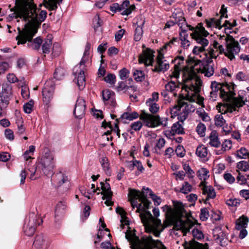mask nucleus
I'll use <instances>...</instances> for the list:
<instances>
[{
	"label": "nucleus",
	"instance_id": "f257e3e1",
	"mask_svg": "<svg viewBox=\"0 0 249 249\" xmlns=\"http://www.w3.org/2000/svg\"><path fill=\"white\" fill-rule=\"evenodd\" d=\"M11 11H14L10 15L11 18H22L27 21L26 24L35 21L38 25L45 20L47 14L46 11L37 8L34 0H16L15 6Z\"/></svg>",
	"mask_w": 249,
	"mask_h": 249
},
{
	"label": "nucleus",
	"instance_id": "f03ea898",
	"mask_svg": "<svg viewBox=\"0 0 249 249\" xmlns=\"http://www.w3.org/2000/svg\"><path fill=\"white\" fill-rule=\"evenodd\" d=\"M211 88L212 91L210 94V99L214 101L219 93L221 98L227 102H231L225 113L227 112L231 113L237 110V108L242 107L245 104L244 98L240 94L238 98L234 97V85L232 83H220L216 81L211 83Z\"/></svg>",
	"mask_w": 249,
	"mask_h": 249
},
{
	"label": "nucleus",
	"instance_id": "7ed1b4c3",
	"mask_svg": "<svg viewBox=\"0 0 249 249\" xmlns=\"http://www.w3.org/2000/svg\"><path fill=\"white\" fill-rule=\"evenodd\" d=\"M201 72L205 76L210 77L213 74L214 68L213 60L207 58L206 61L202 63L200 60L195 62L193 66L186 67L183 69V80L184 82H193L195 84H200V79L197 76L196 73Z\"/></svg>",
	"mask_w": 249,
	"mask_h": 249
},
{
	"label": "nucleus",
	"instance_id": "20e7f679",
	"mask_svg": "<svg viewBox=\"0 0 249 249\" xmlns=\"http://www.w3.org/2000/svg\"><path fill=\"white\" fill-rule=\"evenodd\" d=\"M41 24L38 25L35 21H33L31 24H26L22 29L20 27H18V35L16 38L18 41L17 44H24L28 42L27 45L29 48L33 50H38L43 42L42 38L40 37H37L33 41L32 39L37 33Z\"/></svg>",
	"mask_w": 249,
	"mask_h": 249
},
{
	"label": "nucleus",
	"instance_id": "39448f33",
	"mask_svg": "<svg viewBox=\"0 0 249 249\" xmlns=\"http://www.w3.org/2000/svg\"><path fill=\"white\" fill-rule=\"evenodd\" d=\"M125 238L130 242L132 249H160L162 244L154 240L151 236H143L141 239L131 233H125Z\"/></svg>",
	"mask_w": 249,
	"mask_h": 249
},
{
	"label": "nucleus",
	"instance_id": "423d86ee",
	"mask_svg": "<svg viewBox=\"0 0 249 249\" xmlns=\"http://www.w3.org/2000/svg\"><path fill=\"white\" fill-rule=\"evenodd\" d=\"M90 48L91 44L87 42L81 61L73 69V73L75 75L73 81L77 83L80 90L84 89L86 85L85 71H86V66L85 63L88 60L86 56L89 54Z\"/></svg>",
	"mask_w": 249,
	"mask_h": 249
},
{
	"label": "nucleus",
	"instance_id": "0eeeda50",
	"mask_svg": "<svg viewBox=\"0 0 249 249\" xmlns=\"http://www.w3.org/2000/svg\"><path fill=\"white\" fill-rule=\"evenodd\" d=\"M189 101L187 94L184 96L182 94L178 96L176 104L171 109L172 114H177L179 121L183 122L187 118L189 113L194 112L195 108L186 101Z\"/></svg>",
	"mask_w": 249,
	"mask_h": 249
},
{
	"label": "nucleus",
	"instance_id": "6e6552de",
	"mask_svg": "<svg viewBox=\"0 0 249 249\" xmlns=\"http://www.w3.org/2000/svg\"><path fill=\"white\" fill-rule=\"evenodd\" d=\"M169 211L171 215L169 216L167 220L165 222L164 227L173 225L174 230H182L185 232H187L195 225L194 223L188 218L183 220L180 217L177 216L172 208H170Z\"/></svg>",
	"mask_w": 249,
	"mask_h": 249
},
{
	"label": "nucleus",
	"instance_id": "1a4fd4ad",
	"mask_svg": "<svg viewBox=\"0 0 249 249\" xmlns=\"http://www.w3.org/2000/svg\"><path fill=\"white\" fill-rule=\"evenodd\" d=\"M209 34V33L205 30L203 27H201L199 31L194 30L191 33V36L192 38L201 45V46H195L193 50L194 54L199 55L201 53H204L206 55V53L205 52V47L209 44V40L205 38V37H206Z\"/></svg>",
	"mask_w": 249,
	"mask_h": 249
},
{
	"label": "nucleus",
	"instance_id": "9d476101",
	"mask_svg": "<svg viewBox=\"0 0 249 249\" xmlns=\"http://www.w3.org/2000/svg\"><path fill=\"white\" fill-rule=\"evenodd\" d=\"M43 222L42 218L35 213H30L26 217L23 227L24 233L29 236H32L37 225H39Z\"/></svg>",
	"mask_w": 249,
	"mask_h": 249
},
{
	"label": "nucleus",
	"instance_id": "9b49d317",
	"mask_svg": "<svg viewBox=\"0 0 249 249\" xmlns=\"http://www.w3.org/2000/svg\"><path fill=\"white\" fill-rule=\"evenodd\" d=\"M221 38L226 41V50L224 54L231 60L235 58V55L238 54L240 50V48L238 41L231 35L223 36Z\"/></svg>",
	"mask_w": 249,
	"mask_h": 249
},
{
	"label": "nucleus",
	"instance_id": "f8f14e48",
	"mask_svg": "<svg viewBox=\"0 0 249 249\" xmlns=\"http://www.w3.org/2000/svg\"><path fill=\"white\" fill-rule=\"evenodd\" d=\"M199 85L198 84H195L193 82H184L182 86V89L187 92L186 94L189 101L194 102L197 99V103L199 105H202L204 98L199 95H196L199 91Z\"/></svg>",
	"mask_w": 249,
	"mask_h": 249
},
{
	"label": "nucleus",
	"instance_id": "ddd939ff",
	"mask_svg": "<svg viewBox=\"0 0 249 249\" xmlns=\"http://www.w3.org/2000/svg\"><path fill=\"white\" fill-rule=\"evenodd\" d=\"M37 166L44 175H52L54 167L53 156L50 152H46L39 160Z\"/></svg>",
	"mask_w": 249,
	"mask_h": 249
},
{
	"label": "nucleus",
	"instance_id": "4468645a",
	"mask_svg": "<svg viewBox=\"0 0 249 249\" xmlns=\"http://www.w3.org/2000/svg\"><path fill=\"white\" fill-rule=\"evenodd\" d=\"M164 207H166L167 209L165 213L166 218L163 221V223H161L160 219L153 217V219L149 223H147V225L145 226L146 229H149L151 231H152L156 237H158L160 233L166 228L164 227L165 223L167 220L169 216L171 215L169 213V210L170 208H172L167 205H165Z\"/></svg>",
	"mask_w": 249,
	"mask_h": 249
},
{
	"label": "nucleus",
	"instance_id": "2eb2a0df",
	"mask_svg": "<svg viewBox=\"0 0 249 249\" xmlns=\"http://www.w3.org/2000/svg\"><path fill=\"white\" fill-rule=\"evenodd\" d=\"M159 115H154L142 110L140 114V119L143 124L148 127H156L159 126Z\"/></svg>",
	"mask_w": 249,
	"mask_h": 249
},
{
	"label": "nucleus",
	"instance_id": "dca6fc26",
	"mask_svg": "<svg viewBox=\"0 0 249 249\" xmlns=\"http://www.w3.org/2000/svg\"><path fill=\"white\" fill-rule=\"evenodd\" d=\"M55 85L51 80L47 81L42 89V96L43 103L48 105L53 98V94L54 91Z\"/></svg>",
	"mask_w": 249,
	"mask_h": 249
},
{
	"label": "nucleus",
	"instance_id": "f3484780",
	"mask_svg": "<svg viewBox=\"0 0 249 249\" xmlns=\"http://www.w3.org/2000/svg\"><path fill=\"white\" fill-rule=\"evenodd\" d=\"M207 52L209 55L208 58H211L212 60L213 59H216L221 54H224L225 49L222 45L214 40L213 43L211 44L208 48Z\"/></svg>",
	"mask_w": 249,
	"mask_h": 249
},
{
	"label": "nucleus",
	"instance_id": "a211bd4d",
	"mask_svg": "<svg viewBox=\"0 0 249 249\" xmlns=\"http://www.w3.org/2000/svg\"><path fill=\"white\" fill-rule=\"evenodd\" d=\"M248 221V218L244 215L240 217L236 221L235 229L240 231L239 234L240 239H243L247 235L248 231L245 229L247 227Z\"/></svg>",
	"mask_w": 249,
	"mask_h": 249
},
{
	"label": "nucleus",
	"instance_id": "6ab92c4d",
	"mask_svg": "<svg viewBox=\"0 0 249 249\" xmlns=\"http://www.w3.org/2000/svg\"><path fill=\"white\" fill-rule=\"evenodd\" d=\"M154 52L150 49L143 50L139 57V63H144L145 65H151L154 61Z\"/></svg>",
	"mask_w": 249,
	"mask_h": 249
},
{
	"label": "nucleus",
	"instance_id": "aec40b11",
	"mask_svg": "<svg viewBox=\"0 0 249 249\" xmlns=\"http://www.w3.org/2000/svg\"><path fill=\"white\" fill-rule=\"evenodd\" d=\"M33 245L36 249H47L50 245V242L46 235L41 233L36 236Z\"/></svg>",
	"mask_w": 249,
	"mask_h": 249
},
{
	"label": "nucleus",
	"instance_id": "412c9836",
	"mask_svg": "<svg viewBox=\"0 0 249 249\" xmlns=\"http://www.w3.org/2000/svg\"><path fill=\"white\" fill-rule=\"evenodd\" d=\"M86 109V105L85 100L81 98H78L73 111L75 117L78 119L83 118L85 115Z\"/></svg>",
	"mask_w": 249,
	"mask_h": 249
},
{
	"label": "nucleus",
	"instance_id": "4be33fe9",
	"mask_svg": "<svg viewBox=\"0 0 249 249\" xmlns=\"http://www.w3.org/2000/svg\"><path fill=\"white\" fill-rule=\"evenodd\" d=\"M163 56L161 54H159L157 57V61L155 64L154 69L153 70L155 72H164L169 68V64L166 60H163Z\"/></svg>",
	"mask_w": 249,
	"mask_h": 249
},
{
	"label": "nucleus",
	"instance_id": "5701e85b",
	"mask_svg": "<svg viewBox=\"0 0 249 249\" xmlns=\"http://www.w3.org/2000/svg\"><path fill=\"white\" fill-rule=\"evenodd\" d=\"M182 82L183 83L182 84L180 82L176 83L173 81H169L165 85V89L161 91V95L164 97H166L168 96L169 92H173L177 88H178L180 85L182 86L184 84L183 79L182 80ZM181 88L182 89V87Z\"/></svg>",
	"mask_w": 249,
	"mask_h": 249
},
{
	"label": "nucleus",
	"instance_id": "b1692460",
	"mask_svg": "<svg viewBox=\"0 0 249 249\" xmlns=\"http://www.w3.org/2000/svg\"><path fill=\"white\" fill-rule=\"evenodd\" d=\"M171 18L174 19L177 24L180 27L181 25H186L187 24L185 18L183 17V13L180 9H176L172 14Z\"/></svg>",
	"mask_w": 249,
	"mask_h": 249
},
{
	"label": "nucleus",
	"instance_id": "393cba45",
	"mask_svg": "<svg viewBox=\"0 0 249 249\" xmlns=\"http://www.w3.org/2000/svg\"><path fill=\"white\" fill-rule=\"evenodd\" d=\"M184 247L185 249H208L207 243L205 244H200L194 239L189 242L185 241Z\"/></svg>",
	"mask_w": 249,
	"mask_h": 249
},
{
	"label": "nucleus",
	"instance_id": "a878e982",
	"mask_svg": "<svg viewBox=\"0 0 249 249\" xmlns=\"http://www.w3.org/2000/svg\"><path fill=\"white\" fill-rule=\"evenodd\" d=\"M53 37L52 35H48L42 43V53L44 54L50 53L52 48Z\"/></svg>",
	"mask_w": 249,
	"mask_h": 249
},
{
	"label": "nucleus",
	"instance_id": "bb28decb",
	"mask_svg": "<svg viewBox=\"0 0 249 249\" xmlns=\"http://www.w3.org/2000/svg\"><path fill=\"white\" fill-rule=\"evenodd\" d=\"M53 179L57 187L61 186L63 183L68 182L67 176L60 172L53 177Z\"/></svg>",
	"mask_w": 249,
	"mask_h": 249
},
{
	"label": "nucleus",
	"instance_id": "cd10ccee",
	"mask_svg": "<svg viewBox=\"0 0 249 249\" xmlns=\"http://www.w3.org/2000/svg\"><path fill=\"white\" fill-rule=\"evenodd\" d=\"M115 89L117 92L124 91V93H129V90L132 91H135V88L134 86H128L126 85L124 82H119L117 85L115 87Z\"/></svg>",
	"mask_w": 249,
	"mask_h": 249
},
{
	"label": "nucleus",
	"instance_id": "c85d7f7f",
	"mask_svg": "<svg viewBox=\"0 0 249 249\" xmlns=\"http://www.w3.org/2000/svg\"><path fill=\"white\" fill-rule=\"evenodd\" d=\"M210 142L209 144L212 147H218L221 142L219 141L217 133L215 131H212L209 136Z\"/></svg>",
	"mask_w": 249,
	"mask_h": 249
},
{
	"label": "nucleus",
	"instance_id": "c756f323",
	"mask_svg": "<svg viewBox=\"0 0 249 249\" xmlns=\"http://www.w3.org/2000/svg\"><path fill=\"white\" fill-rule=\"evenodd\" d=\"M202 194L204 195H207V199L210 198L213 199L216 196L215 192L214 189L212 186L205 185L202 189Z\"/></svg>",
	"mask_w": 249,
	"mask_h": 249
},
{
	"label": "nucleus",
	"instance_id": "7c9ffc66",
	"mask_svg": "<svg viewBox=\"0 0 249 249\" xmlns=\"http://www.w3.org/2000/svg\"><path fill=\"white\" fill-rule=\"evenodd\" d=\"M205 21L208 28L215 27L219 29L222 28L221 19H216L215 18H211L209 19H206Z\"/></svg>",
	"mask_w": 249,
	"mask_h": 249
},
{
	"label": "nucleus",
	"instance_id": "2f4dec72",
	"mask_svg": "<svg viewBox=\"0 0 249 249\" xmlns=\"http://www.w3.org/2000/svg\"><path fill=\"white\" fill-rule=\"evenodd\" d=\"M179 28L181 30L179 32V39H187L188 35L186 33V30L188 28L191 31L194 30V28L188 24H186V25H181Z\"/></svg>",
	"mask_w": 249,
	"mask_h": 249
},
{
	"label": "nucleus",
	"instance_id": "473e14b6",
	"mask_svg": "<svg viewBox=\"0 0 249 249\" xmlns=\"http://www.w3.org/2000/svg\"><path fill=\"white\" fill-rule=\"evenodd\" d=\"M101 185V189L102 190V192H101V194L103 196L107 195V197H110L111 196H112V192L111 191L110 186L109 183H104L103 182H101L100 183Z\"/></svg>",
	"mask_w": 249,
	"mask_h": 249
},
{
	"label": "nucleus",
	"instance_id": "72a5a7b5",
	"mask_svg": "<svg viewBox=\"0 0 249 249\" xmlns=\"http://www.w3.org/2000/svg\"><path fill=\"white\" fill-rule=\"evenodd\" d=\"M196 155L200 158H205L208 155V149L204 145L198 146L196 149Z\"/></svg>",
	"mask_w": 249,
	"mask_h": 249
},
{
	"label": "nucleus",
	"instance_id": "f704fd0d",
	"mask_svg": "<svg viewBox=\"0 0 249 249\" xmlns=\"http://www.w3.org/2000/svg\"><path fill=\"white\" fill-rule=\"evenodd\" d=\"M138 117L140 118V114L136 111H134L133 112H124V113L121 117V118L123 120H125L128 121H132L133 120L136 119Z\"/></svg>",
	"mask_w": 249,
	"mask_h": 249
},
{
	"label": "nucleus",
	"instance_id": "c9c22d12",
	"mask_svg": "<svg viewBox=\"0 0 249 249\" xmlns=\"http://www.w3.org/2000/svg\"><path fill=\"white\" fill-rule=\"evenodd\" d=\"M62 1L63 0H48L46 6L50 11L55 10L58 7L57 4L60 5Z\"/></svg>",
	"mask_w": 249,
	"mask_h": 249
},
{
	"label": "nucleus",
	"instance_id": "e433bc0d",
	"mask_svg": "<svg viewBox=\"0 0 249 249\" xmlns=\"http://www.w3.org/2000/svg\"><path fill=\"white\" fill-rule=\"evenodd\" d=\"M144 192H141L139 191L133 189H129L128 196L130 198V199H137L139 200L141 199V197L143 196Z\"/></svg>",
	"mask_w": 249,
	"mask_h": 249
},
{
	"label": "nucleus",
	"instance_id": "4c0bfd02",
	"mask_svg": "<svg viewBox=\"0 0 249 249\" xmlns=\"http://www.w3.org/2000/svg\"><path fill=\"white\" fill-rule=\"evenodd\" d=\"M209 173L206 168H202L197 171V176L200 180L206 181L209 178Z\"/></svg>",
	"mask_w": 249,
	"mask_h": 249
},
{
	"label": "nucleus",
	"instance_id": "58836bf2",
	"mask_svg": "<svg viewBox=\"0 0 249 249\" xmlns=\"http://www.w3.org/2000/svg\"><path fill=\"white\" fill-rule=\"evenodd\" d=\"M235 155L239 159L249 158V151L245 147H241L239 150H237Z\"/></svg>",
	"mask_w": 249,
	"mask_h": 249
},
{
	"label": "nucleus",
	"instance_id": "ea45409f",
	"mask_svg": "<svg viewBox=\"0 0 249 249\" xmlns=\"http://www.w3.org/2000/svg\"><path fill=\"white\" fill-rule=\"evenodd\" d=\"M171 131L173 132V135L175 134H182L184 133L183 127L178 122H177L173 124L171 127Z\"/></svg>",
	"mask_w": 249,
	"mask_h": 249
},
{
	"label": "nucleus",
	"instance_id": "a19ab883",
	"mask_svg": "<svg viewBox=\"0 0 249 249\" xmlns=\"http://www.w3.org/2000/svg\"><path fill=\"white\" fill-rule=\"evenodd\" d=\"M237 167L239 169V172L245 173L249 169V163L247 161H241L237 163Z\"/></svg>",
	"mask_w": 249,
	"mask_h": 249
},
{
	"label": "nucleus",
	"instance_id": "79ce46f5",
	"mask_svg": "<svg viewBox=\"0 0 249 249\" xmlns=\"http://www.w3.org/2000/svg\"><path fill=\"white\" fill-rule=\"evenodd\" d=\"M66 71L61 67H58L56 69L54 73V78L56 80H60L62 79L65 76Z\"/></svg>",
	"mask_w": 249,
	"mask_h": 249
},
{
	"label": "nucleus",
	"instance_id": "37998d69",
	"mask_svg": "<svg viewBox=\"0 0 249 249\" xmlns=\"http://www.w3.org/2000/svg\"><path fill=\"white\" fill-rule=\"evenodd\" d=\"M133 76L137 82H142L145 79V74L141 70H135L133 71Z\"/></svg>",
	"mask_w": 249,
	"mask_h": 249
},
{
	"label": "nucleus",
	"instance_id": "c03bdc74",
	"mask_svg": "<svg viewBox=\"0 0 249 249\" xmlns=\"http://www.w3.org/2000/svg\"><path fill=\"white\" fill-rule=\"evenodd\" d=\"M174 207L176 212L173 210L175 213L176 215L180 217L181 215L182 214L184 211V207L182 203L180 202H174Z\"/></svg>",
	"mask_w": 249,
	"mask_h": 249
},
{
	"label": "nucleus",
	"instance_id": "a18cd8bd",
	"mask_svg": "<svg viewBox=\"0 0 249 249\" xmlns=\"http://www.w3.org/2000/svg\"><path fill=\"white\" fill-rule=\"evenodd\" d=\"M249 177V175L239 172L238 176L237 177V180L240 184L244 185L247 183V179Z\"/></svg>",
	"mask_w": 249,
	"mask_h": 249
},
{
	"label": "nucleus",
	"instance_id": "49530a36",
	"mask_svg": "<svg viewBox=\"0 0 249 249\" xmlns=\"http://www.w3.org/2000/svg\"><path fill=\"white\" fill-rule=\"evenodd\" d=\"M52 55L53 57H56L59 55L61 52L60 45L58 43H54L52 48Z\"/></svg>",
	"mask_w": 249,
	"mask_h": 249
},
{
	"label": "nucleus",
	"instance_id": "de8ad7c7",
	"mask_svg": "<svg viewBox=\"0 0 249 249\" xmlns=\"http://www.w3.org/2000/svg\"><path fill=\"white\" fill-rule=\"evenodd\" d=\"M153 217L150 212L145 211V214L143 215H142V220L145 227L147 225V223H149L153 219Z\"/></svg>",
	"mask_w": 249,
	"mask_h": 249
},
{
	"label": "nucleus",
	"instance_id": "09e8293b",
	"mask_svg": "<svg viewBox=\"0 0 249 249\" xmlns=\"http://www.w3.org/2000/svg\"><path fill=\"white\" fill-rule=\"evenodd\" d=\"M16 124L18 126L17 133L19 135L23 134L25 131V128L23 124V121L22 118H20L18 119L16 121Z\"/></svg>",
	"mask_w": 249,
	"mask_h": 249
},
{
	"label": "nucleus",
	"instance_id": "8fccbe9b",
	"mask_svg": "<svg viewBox=\"0 0 249 249\" xmlns=\"http://www.w3.org/2000/svg\"><path fill=\"white\" fill-rule=\"evenodd\" d=\"M206 129V126L202 123H199L196 127V132L201 137L205 135Z\"/></svg>",
	"mask_w": 249,
	"mask_h": 249
},
{
	"label": "nucleus",
	"instance_id": "3c124183",
	"mask_svg": "<svg viewBox=\"0 0 249 249\" xmlns=\"http://www.w3.org/2000/svg\"><path fill=\"white\" fill-rule=\"evenodd\" d=\"M215 124L217 126H222L226 124V121L224 119L222 114H218L215 116Z\"/></svg>",
	"mask_w": 249,
	"mask_h": 249
},
{
	"label": "nucleus",
	"instance_id": "603ef678",
	"mask_svg": "<svg viewBox=\"0 0 249 249\" xmlns=\"http://www.w3.org/2000/svg\"><path fill=\"white\" fill-rule=\"evenodd\" d=\"M179 44V39L177 37H173L168 43H166L164 46L165 49H167L168 48H171L173 46H177Z\"/></svg>",
	"mask_w": 249,
	"mask_h": 249
},
{
	"label": "nucleus",
	"instance_id": "864d4df0",
	"mask_svg": "<svg viewBox=\"0 0 249 249\" xmlns=\"http://www.w3.org/2000/svg\"><path fill=\"white\" fill-rule=\"evenodd\" d=\"M143 34V30L142 27L138 26L135 29V33L134 34V40L136 41L140 40Z\"/></svg>",
	"mask_w": 249,
	"mask_h": 249
},
{
	"label": "nucleus",
	"instance_id": "5fc2aeb1",
	"mask_svg": "<svg viewBox=\"0 0 249 249\" xmlns=\"http://www.w3.org/2000/svg\"><path fill=\"white\" fill-rule=\"evenodd\" d=\"M143 124V122H141V120L134 122L130 124V128L135 131H139L142 128Z\"/></svg>",
	"mask_w": 249,
	"mask_h": 249
},
{
	"label": "nucleus",
	"instance_id": "6e6d98bb",
	"mask_svg": "<svg viewBox=\"0 0 249 249\" xmlns=\"http://www.w3.org/2000/svg\"><path fill=\"white\" fill-rule=\"evenodd\" d=\"M182 69V67H180L178 65H175L174 67V70L172 72V74L170 75L171 78H176L178 79L179 76V73Z\"/></svg>",
	"mask_w": 249,
	"mask_h": 249
},
{
	"label": "nucleus",
	"instance_id": "4d7b16f0",
	"mask_svg": "<svg viewBox=\"0 0 249 249\" xmlns=\"http://www.w3.org/2000/svg\"><path fill=\"white\" fill-rule=\"evenodd\" d=\"M105 82L111 85H114L116 82V76L114 74L109 73L104 78Z\"/></svg>",
	"mask_w": 249,
	"mask_h": 249
},
{
	"label": "nucleus",
	"instance_id": "13d9d810",
	"mask_svg": "<svg viewBox=\"0 0 249 249\" xmlns=\"http://www.w3.org/2000/svg\"><path fill=\"white\" fill-rule=\"evenodd\" d=\"M115 93L108 89L104 90L102 91L103 99L105 103L108 100H109L111 97L114 95Z\"/></svg>",
	"mask_w": 249,
	"mask_h": 249
},
{
	"label": "nucleus",
	"instance_id": "bf43d9fd",
	"mask_svg": "<svg viewBox=\"0 0 249 249\" xmlns=\"http://www.w3.org/2000/svg\"><path fill=\"white\" fill-rule=\"evenodd\" d=\"M34 101L31 100L29 102L26 103L23 106V110L26 113H30L33 110Z\"/></svg>",
	"mask_w": 249,
	"mask_h": 249
},
{
	"label": "nucleus",
	"instance_id": "052dcab7",
	"mask_svg": "<svg viewBox=\"0 0 249 249\" xmlns=\"http://www.w3.org/2000/svg\"><path fill=\"white\" fill-rule=\"evenodd\" d=\"M146 104L149 106V110L153 113H156L159 110V106L156 103H150V102L146 101Z\"/></svg>",
	"mask_w": 249,
	"mask_h": 249
},
{
	"label": "nucleus",
	"instance_id": "680f3d73",
	"mask_svg": "<svg viewBox=\"0 0 249 249\" xmlns=\"http://www.w3.org/2000/svg\"><path fill=\"white\" fill-rule=\"evenodd\" d=\"M236 78L239 81H246L249 79V76L247 72L239 71L237 73Z\"/></svg>",
	"mask_w": 249,
	"mask_h": 249
},
{
	"label": "nucleus",
	"instance_id": "e2e57ef3",
	"mask_svg": "<svg viewBox=\"0 0 249 249\" xmlns=\"http://www.w3.org/2000/svg\"><path fill=\"white\" fill-rule=\"evenodd\" d=\"M146 190L150 192L149 196H151L152 199L154 201L155 205H160L161 203L160 198L154 194L153 192L148 188H147Z\"/></svg>",
	"mask_w": 249,
	"mask_h": 249
},
{
	"label": "nucleus",
	"instance_id": "0e129e2a",
	"mask_svg": "<svg viewBox=\"0 0 249 249\" xmlns=\"http://www.w3.org/2000/svg\"><path fill=\"white\" fill-rule=\"evenodd\" d=\"M192 186L187 181L185 182L181 188H180V192L183 194H188L191 192Z\"/></svg>",
	"mask_w": 249,
	"mask_h": 249
},
{
	"label": "nucleus",
	"instance_id": "69168bd1",
	"mask_svg": "<svg viewBox=\"0 0 249 249\" xmlns=\"http://www.w3.org/2000/svg\"><path fill=\"white\" fill-rule=\"evenodd\" d=\"M209 216V211L207 208H203L201 209L200 218L202 221H206Z\"/></svg>",
	"mask_w": 249,
	"mask_h": 249
},
{
	"label": "nucleus",
	"instance_id": "338daca9",
	"mask_svg": "<svg viewBox=\"0 0 249 249\" xmlns=\"http://www.w3.org/2000/svg\"><path fill=\"white\" fill-rule=\"evenodd\" d=\"M66 208V205L63 202H59L56 205L55 209V216L58 215L61 213V210L64 211Z\"/></svg>",
	"mask_w": 249,
	"mask_h": 249
},
{
	"label": "nucleus",
	"instance_id": "774afa93",
	"mask_svg": "<svg viewBox=\"0 0 249 249\" xmlns=\"http://www.w3.org/2000/svg\"><path fill=\"white\" fill-rule=\"evenodd\" d=\"M129 71L125 68L121 69L119 72L120 78L122 80H125L129 76Z\"/></svg>",
	"mask_w": 249,
	"mask_h": 249
}]
</instances>
